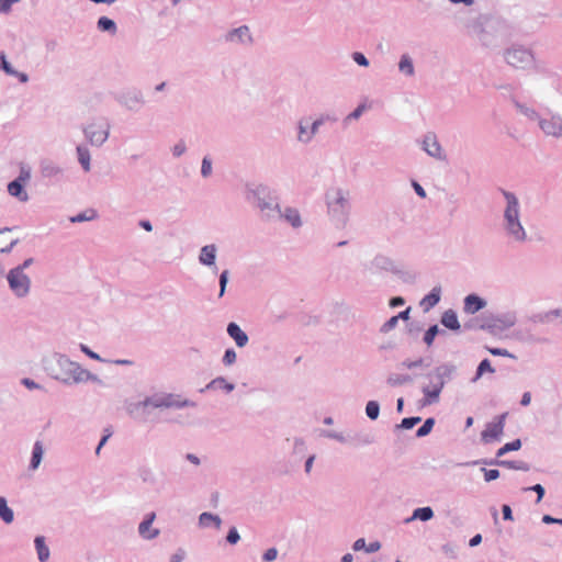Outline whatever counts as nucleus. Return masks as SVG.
Returning a JSON list of instances; mask_svg holds the SVG:
<instances>
[{
    "mask_svg": "<svg viewBox=\"0 0 562 562\" xmlns=\"http://www.w3.org/2000/svg\"><path fill=\"white\" fill-rule=\"evenodd\" d=\"M80 350L93 360L103 361V359L100 357V355L92 351L88 346H86L83 344H80Z\"/></svg>",
    "mask_w": 562,
    "mask_h": 562,
    "instance_id": "53",
    "label": "nucleus"
},
{
    "mask_svg": "<svg viewBox=\"0 0 562 562\" xmlns=\"http://www.w3.org/2000/svg\"><path fill=\"white\" fill-rule=\"evenodd\" d=\"M226 43L246 44L250 45L254 42L250 29L248 25H240L236 29L229 30L225 35Z\"/></svg>",
    "mask_w": 562,
    "mask_h": 562,
    "instance_id": "9",
    "label": "nucleus"
},
{
    "mask_svg": "<svg viewBox=\"0 0 562 562\" xmlns=\"http://www.w3.org/2000/svg\"><path fill=\"white\" fill-rule=\"evenodd\" d=\"M63 168L49 158L40 160V172L43 178H57L63 175Z\"/></svg>",
    "mask_w": 562,
    "mask_h": 562,
    "instance_id": "12",
    "label": "nucleus"
},
{
    "mask_svg": "<svg viewBox=\"0 0 562 562\" xmlns=\"http://www.w3.org/2000/svg\"><path fill=\"white\" fill-rule=\"evenodd\" d=\"M488 351L494 356L513 357L506 349L488 348Z\"/></svg>",
    "mask_w": 562,
    "mask_h": 562,
    "instance_id": "59",
    "label": "nucleus"
},
{
    "mask_svg": "<svg viewBox=\"0 0 562 562\" xmlns=\"http://www.w3.org/2000/svg\"><path fill=\"white\" fill-rule=\"evenodd\" d=\"M424 149L432 157H441V147L435 135H427L424 139Z\"/></svg>",
    "mask_w": 562,
    "mask_h": 562,
    "instance_id": "21",
    "label": "nucleus"
},
{
    "mask_svg": "<svg viewBox=\"0 0 562 562\" xmlns=\"http://www.w3.org/2000/svg\"><path fill=\"white\" fill-rule=\"evenodd\" d=\"M246 199L259 210L262 222L271 223L281 218L279 195L276 190L263 184L248 187Z\"/></svg>",
    "mask_w": 562,
    "mask_h": 562,
    "instance_id": "1",
    "label": "nucleus"
},
{
    "mask_svg": "<svg viewBox=\"0 0 562 562\" xmlns=\"http://www.w3.org/2000/svg\"><path fill=\"white\" fill-rule=\"evenodd\" d=\"M112 436V432H109V435H103L95 448V456H100L102 447L108 442L109 438Z\"/></svg>",
    "mask_w": 562,
    "mask_h": 562,
    "instance_id": "57",
    "label": "nucleus"
},
{
    "mask_svg": "<svg viewBox=\"0 0 562 562\" xmlns=\"http://www.w3.org/2000/svg\"><path fill=\"white\" fill-rule=\"evenodd\" d=\"M8 285L16 299H25L31 293L32 281L26 273L16 269H10L5 274Z\"/></svg>",
    "mask_w": 562,
    "mask_h": 562,
    "instance_id": "5",
    "label": "nucleus"
},
{
    "mask_svg": "<svg viewBox=\"0 0 562 562\" xmlns=\"http://www.w3.org/2000/svg\"><path fill=\"white\" fill-rule=\"evenodd\" d=\"M227 335L235 341L236 346L239 348H243L247 346L249 341L248 335L240 328V326L235 323L231 322L227 324L226 327Z\"/></svg>",
    "mask_w": 562,
    "mask_h": 562,
    "instance_id": "14",
    "label": "nucleus"
},
{
    "mask_svg": "<svg viewBox=\"0 0 562 562\" xmlns=\"http://www.w3.org/2000/svg\"><path fill=\"white\" fill-rule=\"evenodd\" d=\"M530 490H532V491H535L537 493V495H538L537 502L539 503L542 499L543 495H544V488L542 487V485L536 484L532 487H530Z\"/></svg>",
    "mask_w": 562,
    "mask_h": 562,
    "instance_id": "63",
    "label": "nucleus"
},
{
    "mask_svg": "<svg viewBox=\"0 0 562 562\" xmlns=\"http://www.w3.org/2000/svg\"><path fill=\"white\" fill-rule=\"evenodd\" d=\"M229 281V270L225 269L221 272L218 278V284H220V292L218 297H223L226 293V288Z\"/></svg>",
    "mask_w": 562,
    "mask_h": 562,
    "instance_id": "36",
    "label": "nucleus"
},
{
    "mask_svg": "<svg viewBox=\"0 0 562 562\" xmlns=\"http://www.w3.org/2000/svg\"><path fill=\"white\" fill-rule=\"evenodd\" d=\"M540 127L548 135L562 136V119L559 116L541 121Z\"/></svg>",
    "mask_w": 562,
    "mask_h": 562,
    "instance_id": "15",
    "label": "nucleus"
},
{
    "mask_svg": "<svg viewBox=\"0 0 562 562\" xmlns=\"http://www.w3.org/2000/svg\"><path fill=\"white\" fill-rule=\"evenodd\" d=\"M495 370L494 368L491 366V362L488 359H484L483 361H481V363L479 364L477 367V371H476V376H475V380L480 379L485 372H491L493 373Z\"/></svg>",
    "mask_w": 562,
    "mask_h": 562,
    "instance_id": "43",
    "label": "nucleus"
},
{
    "mask_svg": "<svg viewBox=\"0 0 562 562\" xmlns=\"http://www.w3.org/2000/svg\"><path fill=\"white\" fill-rule=\"evenodd\" d=\"M193 405L194 403L189 400H181V397L176 394L155 393L135 403L132 412H135L136 418L146 423L150 420V413L154 408H183Z\"/></svg>",
    "mask_w": 562,
    "mask_h": 562,
    "instance_id": "3",
    "label": "nucleus"
},
{
    "mask_svg": "<svg viewBox=\"0 0 562 562\" xmlns=\"http://www.w3.org/2000/svg\"><path fill=\"white\" fill-rule=\"evenodd\" d=\"M398 319H400V316H393V317H391V318H390V319L384 324V326H383V327H384V329H385V330H390V329L394 328V327L396 326V324H397Z\"/></svg>",
    "mask_w": 562,
    "mask_h": 562,
    "instance_id": "62",
    "label": "nucleus"
},
{
    "mask_svg": "<svg viewBox=\"0 0 562 562\" xmlns=\"http://www.w3.org/2000/svg\"><path fill=\"white\" fill-rule=\"evenodd\" d=\"M236 351L233 348H228L225 350L223 355L222 362L225 367H229L236 362Z\"/></svg>",
    "mask_w": 562,
    "mask_h": 562,
    "instance_id": "42",
    "label": "nucleus"
},
{
    "mask_svg": "<svg viewBox=\"0 0 562 562\" xmlns=\"http://www.w3.org/2000/svg\"><path fill=\"white\" fill-rule=\"evenodd\" d=\"M400 69H401V71L406 72L407 75H413L414 67L408 57H406V56L402 57V59L400 61Z\"/></svg>",
    "mask_w": 562,
    "mask_h": 562,
    "instance_id": "46",
    "label": "nucleus"
},
{
    "mask_svg": "<svg viewBox=\"0 0 562 562\" xmlns=\"http://www.w3.org/2000/svg\"><path fill=\"white\" fill-rule=\"evenodd\" d=\"M520 447H521L520 440L516 439L512 442L504 445L502 448H499L497 451V457H502L509 451L518 450V449H520Z\"/></svg>",
    "mask_w": 562,
    "mask_h": 562,
    "instance_id": "39",
    "label": "nucleus"
},
{
    "mask_svg": "<svg viewBox=\"0 0 562 562\" xmlns=\"http://www.w3.org/2000/svg\"><path fill=\"white\" fill-rule=\"evenodd\" d=\"M441 324L452 330H458L460 328V323L458 321V316L454 311L448 310L443 313L441 317Z\"/></svg>",
    "mask_w": 562,
    "mask_h": 562,
    "instance_id": "27",
    "label": "nucleus"
},
{
    "mask_svg": "<svg viewBox=\"0 0 562 562\" xmlns=\"http://www.w3.org/2000/svg\"><path fill=\"white\" fill-rule=\"evenodd\" d=\"M34 546H35L37 558H38L40 562H46L50 557V551L45 542V537L36 536L34 539Z\"/></svg>",
    "mask_w": 562,
    "mask_h": 562,
    "instance_id": "22",
    "label": "nucleus"
},
{
    "mask_svg": "<svg viewBox=\"0 0 562 562\" xmlns=\"http://www.w3.org/2000/svg\"><path fill=\"white\" fill-rule=\"evenodd\" d=\"M97 29L100 32H106L114 35L117 32V26L114 20L108 16H100L97 21Z\"/></svg>",
    "mask_w": 562,
    "mask_h": 562,
    "instance_id": "26",
    "label": "nucleus"
},
{
    "mask_svg": "<svg viewBox=\"0 0 562 562\" xmlns=\"http://www.w3.org/2000/svg\"><path fill=\"white\" fill-rule=\"evenodd\" d=\"M30 179H31V168L25 165H22L16 180H19L23 183H26Z\"/></svg>",
    "mask_w": 562,
    "mask_h": 562,
    "instance_id": "48",
    "label": "nucleus"
},
{
    "mask_svg": "<svg viewBox=\"0 0 562 562\" xmlns=\"http://www.w3.org/2000/svg\"><path fill=\"white\" fill-rule=\"evenodd\" d=\"M115 100L128 111L138 112L145 104L144 94L138 89L124 90L115 95Z\"/></svg>",
    "mask_w": 562,
    "mask_h": 562,
    "instance_id": "6",
    "label": "nucleus"
},
{
    "mask_svg": "<svg viewBox=\"0 0 562 562\" xmlns=\"http://www.w3.org/2000/svg\"><path fill=\"white\" fill-rule=\"evenodd\" d=\"M217 247L215 244L205 245L200 249L199 261L206 267H213L214 271L217 270L216 260Z\"/></svg>",
    "mask_w": 562,
    "mask_h": 562,
    "instance_id": "13",
    "label": "nucleus"
},
{
    "mask_svg": "<svg viewBox=\"0 0 562 562\" xmlns=\"http://www.w3.org/2000/svg\"><path fill=\"white\" fill-rule=\"evenodd\" d=\"M34 263L33 258L25 259L22 263L18 265L13 269H16L18 271H21L22 273H25V270L30 268Z\"/></svg>",
    "mask_w": 562,
    "mask_h": 562,
    "instance_id": "56",
    "label": "nucleus"
},
{
    "mask_svg": "<svg viewBox=\"0 0 562 562\" xmlns=\"http://www.w3.org/2000/svg\"><path fill=\"white\" fill-rule=\"evenodd\" d=\"M322 124V121H315L311 124V131L308 132L306 130L307 126L303 125L301 123L300 125V134H299V138L302 140V142H308L312 136L315 134V132L317 131V127Z\"/></svg>",
    "mask_w": 562,
    "mask_h": 562,
    "instance_id": "33",
    "label": "nucleus"
},
{
    "mask_svg": "<svg viewBox=\"0 0 562 562\" xmlns=\"http://www.w3.org/2000/svg\"><path fill=\"white\" fill-rule=\"evenodd\" d=\"M0 70L8 76L15 75V69L8 61L7 55L3 52L0 53Z\"/></svg>",
    "mask_w": 562,
    "mask_h": 562,
    "instance_id": "38",
    "label": "nucleus"
},
{
    "mask_svg": "<svg viewBox=\"0 0 562 562\" xmlns=\"http://www.w3.org/2000/svg\"><path fill=\"white\" fill-rule=\"evenodd\" d=\"M440 300V290L434 289L428 295H426L422 302L420 306L424 308V311H429Z\"/></svg>",
    "mask_w": 562,
    "mask_h": 562,
    "instance_id": "29",
    "label": "nucleus"
},
{
    "mask_svg": "<svg viewBox=\"0 0 562 562\" xmlns=\"http://www.w3.org/2000/svg\"><path fill=\"white\" fill-rule=\"evenodd\" d=\"M423 359L419 358L415 361H404L402 364L403 367H405L406 369H413V368H417V367H420L423 366Z\"/></svg>",
    "mask_w": 562,
    "mask_h": 562,
    "instance_id": "61",
    "label": "nucleus"
},
{
    "mask_svg": "<svg viewBox=\"0 0 562 562\" xmlns=\"http://www.w3.org/2000/svg\"><path fill=\"white\" fill-rule=\"evenodd\" d=\"M213 172V166H212V159L210 156H204L201 162V176L202 178L206 179L212 176Z\"/></svg>",
    "mask_w": 562,
    "mask_h": 562,
    "instance_id": "35",
    "label": "nucleus"
},
{
    "mask_svg": "<svg viewBox=\"0 0 562 562\" xmlns=\"http://www.w3.org/2000/svg\"><path fill=\"white\" fill-rule=\"evenodd\" d=\"M77 384L85 383L88 381L94 382L97 384L103 385V381L95 374L91 373L89 370L81 368L77 375Z\"/></svg>",
    "mask_w": 562,
    "mask_h": 562,
    "instance_id": "32",
    "label": "nucleus"
},
{
    "mask_svg": "<svg viewBox=\"0 0 562 562\" xmlns=\"http://www.w3.org/2000/svg\"><path fill=\"white\" fill-rule=\"evenodd\" d=\"M484 471V479L486 482H491L493 480H496L499 477V471L498 470H495V469H491V470H486V469H483Z\"/></svg>",
    "mask_w": 562,
    "mask_h": 562,
    "instance_id": "55",
    "label": "nucleus"
},
{
    "mask_svg": "<svg viewBox=\"0 0 562 562\" xmlns=\"http://www.w3.org/2000/svg\"><path fill=\"white\" fill-rule=\"evenodd\" d=\"M186 150H187L186 143L181 139L177 144H175V146L172 147V155L175 157H180L186 153Z\"/></svg>",
    "mask_w": 562,
    "mask_h": 562,
    "instance_id": "50",
    "label": "nucleus"
},
{
    "mask_svg": "<svg viewBox=\"0 0 562 562\" xmlns=\"http://www.w3.org/2000/svg\"><path fill=\"white\" fill-rule=\"evenodd\" d=\"M438 334V326L434 325L428 328V330L425 333L424 341L430 346L435 339V337Z\"/></svg>",
    "mask_w": 562,
    "mask_h": 562,
    "instance_id": "47",
    "label": "nucleus"
},
{
    "mask_svg": "<svg viewBox=\"0 0 562 562\" xmlns=\"http://www.w3.org/2000/svg\"><path fill=\"white\" fill-rule=\"evenodd\" d=\"M77 384L85 383L88 381L94 382L97 384L103 385V381L95 374L91 373L89 370L81 368L77 375Z\"/></svg>",
    "mask_w": 562,
    "mask_h": 562,
    "instance_id": "31",
    "label": "nucleus"
},
{
    "mask_svg": "<svg viewBox=\"0 0 562 562\" xmlns=\"http://www.w3.org/2000/svg\"><path fill=\"white\" fill-rule=\"evenodd\" d=\"M97 217H98L97 211L93 210V209H88V210H86V211H83V212H81V213H79V214H77L75 216H71L69 218V221L71 223H82V222H87V221H92V220H94Z\"/></svg>",
    "mask_w": 562,
    "mask_h": 562,
    "instance_id": "34",
    "label": "nucleus"
},
{
    "mask_svg": "<svg viewBox=\"0 0 562 562\" xmlns=\"http://www.w3.org/2000/svg\"><path fill=\"white\" fill-rule=\"evenodd\" d=\"M235 384L227 382L225 378L217 376L206 384L205 390H223L226 393L234 391Z\"/></svg>",
    "mask_w": 562,
    "mask_h": 562,
    "instance_id": "24",
    "label": "nucleus"
},
{
    "mask_svg": "<svg viewBox=\"0 0 562 562\" xmlns=\"http://www.w3.org/2000/svg\"><path fill=\"white\" fill-rule=\"evenodd\" d=\"M420 422V417H408V418H404L402 420V424L401 426L405 429H411L413 428L416 424H418Z\"/></svg>",
    "mask_w": 562,
    "mask_h": 562,
    "instance_id": "54",
    "label": "nucleus"
},
{
    "mask_svg": "<svg viewBox=\"0 0 562 562\" xmlns=\"http://www.w3.org/2000/svg\"><path fill=\"white\" fill-rule=\"evenodd\" d=\"M83 134L92 146H102L110 135V125L108 123H91L83 128Z\"/></svg>",
    "mask_w": 562,
    "mask_h": 562,
    "instance_id": "7",
    "label": "nucleus"
},
{
    "mask_svg": "<svg viewBox=\"0 0 562 562\" xmlns=\"http://www.w3.org/2000/svg\"><path fill=\"white\" fill-rule=\"evenodd\" d=\"M186 557V551L183 549H178L176 553L171 555L170 562H181Z\"/></svg>",
    "mask_w": 562,
    "mask_h": 562,
    "instance_id": "60",
    "label": "nucleus"
},
{
    "mask_svg": "<svg viewBox=\"0 0 562 562\" xmlns=\"http://www.w3.org/2000/svg\"><path fill=\"white\" fill-rule=\"evenodd\" d=\"M434 424H435V422L432 418L426 419L425 423L423 424V426L418 428V430L416 432L417 437H424V436L428 435L431 431Z\"/></svg>",
    "mask_w": 562,
    "mask_h": 562,
    "instance_id": "44",
    "label": "nucleus"
},
{
    "mask_svg": "<svg viewBox=\"0 0 562 562\" xmlns=\"http://www.w3.org/2000/svg\"><path fill=\"white\" fill-rule=\"evenodd\" d=\"M11 232V228L4 227L0 229V254H9L13 247L19 243V239L7 240V236Z\"/></svg>",
    "mask_w": 562,
    "mask_h": 562,
    "instance_id": "23",
    "label": "nucleus"
},
{
    "mask_svg": "<svg viewBox=\"0 0 562 562\" xmlns=\"http://www.w3.org/2000/svg\"><path fill=\"white\" fill-rule=\"evenodd\" d=\"M505 415L498 417L497 422L491 423L482 431V440L484 442H492L498 440L504 431Z\"/></svg>",
    "mask_w": 562,
    "mask_h": 562,
    "instance_id": "10",
    "label": "nucleus"
},
{
    "mask_svg": "<svg viewBox=\"0 0 562 562\" xmlns=\"http://www.w3.org/2000/svg\"><path fill=\"white\" fill-rule=\"evenodd\" d=\"M504 196L507 201V206L505 210L507 229L509 234L515 237V239L524 240L526 233L519 222L518 200L513 193L509 192H504Z\"/></svg>",
    "mask_w": 562,
    "mask_h": 562,
    "instance_id": "4",
    "label": "nucleus"
},
{
    "mask_svg": "<svg viewBox=\"0 0 562 562\" xmlns=\"http://www.w3.org/2000/svg\"><path fill=\"white\" fill-rule=\"evenodd\" d=\"M442 387H443V381L441 379H438V382L436 384L424 389V393L429 403L436 402L438 400Z\"/></svg>",
    "mask_w": 562,
    "mask_h": 562,
    "instance_id": "30",
    "label": "nucleus"
},
{
    "mask_svg": "<svg viewBox=\"0 0 562 562\" xmlns=\"http://www.w3.org/2000/svg\"><path fill=\"white\" fill-rule=\"evenodd\" d=\"M136 475L145 484L154 485L156 483L155 472L147 464H142V465L137 467Z\"/></svg>",
    "mask_w": 562,
    "mask_h": 562,
    "instance_id": "20",
    "label": "nucleus"
},
{
    "mask_svg": "<svg viewBox=\"0 0 562 562\" xmlns=\"http://www.w3.org/2000/svg\"><path fill=\"white\" fill-rule=\"evenodd\" d=\"M45 372L54 380L66 385L77 384V375L81 370L78 362L71 361L66 355L53 352L42 361Z\"/></svg>",
    "mask_w": 562,
    "mask_h": 562,
    "instance_id": "2",
    "label": "nucleus"
},
{
    "mask_svg": "<svg viewBox=\"0 0 562 562\" xmlns=\"http://www.w3.org/2000/svg\"><path fill=\"white\" fill-rule=\"evenodd\" d=\"M139 227H142L144 231L150 233L153 232V224L149 220H140L138 222Z\"/></svg>",
    "mask_w": 562,
    "mask_h": 562,
    "instance_id": "64",
    "label": "nucleus"
},
{
    "mask_svg": "<svg viewBox=\"0 0 562 562\" xmlns=\"http://www.w3.org/2000/svg\"><path fill=\"white\" fill-rule=\"evenodd\" d=\"M285 218L293 227H299L302 224L301 216L296 210L288 209L285 212Z\"/></svg>",
    "mask_w": 562,
    "mask_h": 562,
    "instance_id": "37",
    "label": "nucleus"
},
{
    "mask_svg": "<svg viewBox=\"0 0 562 562\" xmlns=\"http://www.w3.org/2000/svg\"><path fill=\"white\" fill-rule=\"evenodd\" d=\"M156 518L155 513H149L145 516L144 520L138 526V533L146 540H151L158 537L159 530L151 528V525Z\"/></svg>",
    "mask_w": 562,
    "mask_h": 562,
    "instance_id": "11",
    "label": "nucleus"
},
{
    "mask_svg": "<svg viewBox=\"0 0 562 562\" xmlns=\"http://www.w3.org/2000/svg\"><path fill=\"white\" fill-rule=\"evenodd\" d=\"M44 457V446L43 442L37 440L34 442L33 449H32V456L29 469L32 471H35L41 465V462Z\"/></svg>",
    "mask_w": 562,
    "mask_h": 562,
    "instance_id": "18",
    "label": "nucleus"
},
{
    "mask_svg": "<svg viewBox=\"0 0 562 562\" xmlns=\"http://www.w3.org/2000/svg\"><path fill=\"white\" fill-rule=\"evenodd\" d=\"M78 161L81 165L82 169L88 172L91 170V155L87 146L78 145L76 148Z\"/></svg>",
    "mask_w": 562,
    "mask_h": 562,
    "instance_id": "25",
    "label": "nucleus"
},
{
    "mask_svg": "<svg viewBox=\"0 0 562 562\" xmlns=\"http://www.w3.org/2000/svg\"><path fill=\"white\" fill-rule=\"evenodd\" d=\"M21 0H0V13L7 14L11 11L12 4Z\"/></svg>",
    "mask_w": 562,
    "mask_h": 562,
    "instance_id": "51",
    "label": "nucleus"
},
{
    "mask_svg": "<svg viewBox=\"0 0 562 562\" xmlns=\"http://www.w3.org/2000/svg\"><path fill=\"white\" fill-rule=\"evenodd\" d=\"M506 61L514 68L525 69L533 63V56L527 49L514 48L506 53Z\"/></svg>",
    "mask_w": 562,
    "mask_h": 562,
    "instance_id": "8",
    "label": "nucleus"
},
{
    "mask_svg": "<svg viewBox=\"0 0 562 562\" xmlns=\"http://www.w3.org/2000/svg\"><path fill=\"white\" fill-rule=\"evenodd\" d=\"M21 383L29 390H43V386L30 378H23Z\"/></svg>",
    "mask_w": 562,
    "mask_h": 562,
    "instance_id": "52",
    "label": "nucleus"
},
{
    "mask_svg": "<svg viewBox=\"0 0 562 562\" xmlns=\"http://www.w3.org/2000/svg\"><path fill=\"white\" fill-rule=\"evenodd\" d=\"M0 518L5 524H11L14 520V512L8 506V501L4 496H0Z\"/></svg>",
    "mask_w": 562,
    "mask_h": 562,
    "instance_id": "28",
    "label": "nucleus"
},
{
    "mask_svg": "<svg viewBox=\"0 0 562 562\" xmlns=\"http://www.w3.org/2000/svg\"><path fill=\"white\" fill-rule=\"evenodd\" d=\"M222 522V518L218 515L209 512L201 513L198 518V525L200 528L213 527L216 530H220Z\"/></svg>",
    "mask_w": 562,
    "mask_h": 562,
    "instance_id": "16",
    "label": "nucleus"
},
{
    "mask_svg": "<svg viewBox=\"0 0 562 562\" xmlns=\"http://www.w3.org/2000/svg\"><path fill=\"white\" fill-rule=\"evenodd\" d=\"M25 183L14 179L8 184V192L10 195L16 198L21 202H26L29 200V194L25 191Z\"/></svg>",
    "mask_w": 562,
    "mask_h": 562,
    "instance_id": "17",
    "label": "nucleus"
},
{
    "mask_svg": "<svg viewBox=\"0 0 562 562\" xmlns=\"http://www.w3.org/2000/svg\"><path fill=\"white\" fill-rule=\"evenodd\" d=\"M485 306V302L475 294H470L464 299V312L474 314Z\"/></svg>",
    "mask_w": 562,
    "mask_h": 562,
    "instance_id": "19",
    "label": "nucleus"
},
{
    "mask_svg": "<svg viewBox=\"0 0 562 562\" xmlns=\"http://www.w3.org/2000/svg\"><path fill=\"white\" fill-rule=\"evenodd\" d=\"M353 60L360 65V66H368L369 63H368V59L366 58V56L361 53H355L353 54Z\"/></svg>",
    "mask_w": 562,
    "mask_h": 562,
    "instance_id": "58",
    "label": "nucleus"
},
{
    "mask_svg": "<svg viewBox=\"0 0 562 562\" xmlns=\"http://www.w3.org/2000/svg\"><path fill=\"white\" fill-rule=\"evenodd\" d=\"M366 413L370 419H376L379 416V413H380V407H379L378 402H375V401L368 402V404L366 406Z\"/></svg>",
    "mask_w": 562,
    "mask_h": 562,
    "instance_id": "41",
    "label": "nucleus"
},
{
    "mask_svg": "<svg viewBox=\"0 0 562 562\" xmlns=\"http://www.w3.org/2000/svg\"><path fill=\"white\" fill-rule=\"evenodd\" d=\"M434 513L430 507H422L417 508L414 512L413 518H418L423 521L429 520L432 517Z\"/></svg>",
    "mask_w": 562,
    "mask_h": 562,
    "instance_id": "40",
    "label": "nucleus"
},
{
    "mask_svg": "<svg viewBox=\"0 0 562 562\" xmlns=\"http://www.w3.org/2000/svg\"><path fill=\"white\" fill-rule=\"evenodd\" d=\"M240 540V535L236 527L229 528L227 535H226V541L227 543L235 546Z\"/></svg>",
    "mask_w": 562,
    "mask_h": 562,
    "instance_id": "45",
    "label": "nucleus"
},
{
    "mask_svg": "<svg viewBox=\"0 0 562 562\" xmlns=\"http://www.w3.org/2000/svg\"><path fill=\"white\" fill-rule=\"evenodd\" d=\"M278 554H279V551L277 548H274V547L270 548L263 552L262 560L265 562H272L278 558Z\"/></svg>",
    "mask_w": 562,
    "mask_h": 562,
    "instance_id": "49",
    "label": "nucleus"
}]
</instances>
